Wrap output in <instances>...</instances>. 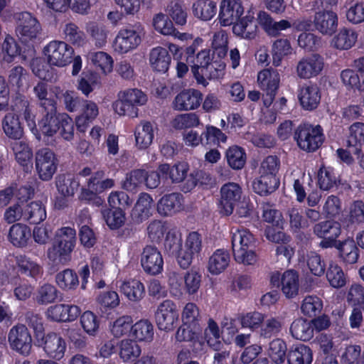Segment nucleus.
<instances>
[{
	"label": "nucleus",
	"instance_id": "obj_1",
	"mask_svg": "<svg viewBox=\"0 0 364 364\" xmlns=\"http://www.w3.org/2000/svg\"><path fill=\"white\" fill-rule=\"evenodd\" d=\"M145 34L144 26L139 22L122 27L113 39L112 48L118 55L127 54L137 48Z\"/></svg>",
	"mask_w": 364,
	"mask_h": 364
},
{
	"label": "nucleus",
	"instance_id": "obj_2",
	"mask_svg": "<svg viewBox=\"0 0 364 364\" xmlns=\"http://www.w3.org/2000/svg\"><path fill=\"white\" fill-rule=\"evenodd\" d=\"M167 277L170 294L174 298H181L184 292L188 295L196 294L200 287L202 276L194 269L188 271L183 277L171 271L168 273Z\"/></svg>",
	"mask_w": 364,
	"mask_h": 364
},
{
	"label": "nucleus",
	"instance_id": "obj_3",
	"mask_svg": "<svg viewBox=\"0 0 364 364\" xmlns=\"http://www.w3.org/2000/svg\"><path fill=\"white\" fill-rule=\"evenodd\" d=\"M147 100L146 95L141 90L129 88L119 92L112 107L119 116L136 117L139 111L137 107L144 105Z\"/></svg>",
	"mask_w": 364,
	"mask_h": 364
},
{
	"label": "nucleus",
	"instance_id": "obj_4",
	"mask_svg": "<svg viewBox=\"0 0 364 364\" xmlns=\"http://www.w3.org/2000/svg\"><path fill=\"white\" fill-rule=\"evenodd\" d=\"M75 51L72 46L65 41H52L43 48V54L50 66L63 68L69 65Z\"/></svg>",
	"mask_w": 364,
	"mask_h": 364
},
{
	"label": "nucleus",
	"instance_id": "obj_5",
	"mask_svg": "<svg viewBox=\"0 0 364 364\" xmlns=\"http://www.w3.org/2000/svg\"><path fill=\"white\" fill-rule=\"evenodd\" d=\"M294 138L299 147L306 151H316L323 142V131L319 125L301 124L295 132Z\"/></svg>",
	"mask_w": 364,
	"mask_h": 364
},
{
	"label": "nucleus",
	"instance_id": "obj_6",
	"mask_svg": "<svg viewBox=\"0 0 364 364\" xmlns=\"http://www.w3.org/2000/svg\"><path fill=\"white\" fill-rule=\"evenodd\" d=\"M35 170L38 178L43 181H50L58 169V160L53 151L41 148L35 154Z\"/></svg>",
	"mask_w": 364,
	"mask_h": 364
},
{
	"label": "nucleus",
	"instance_id": "obj_7",
	"mask_svg": "<svg viewBox=\"0 0 364 364\" xmlns=\"http://www.w3.org/2000/svg\"><path fill=\"white\" fill-rule=\"evenodd\" d=\"M155 320L160 331H171L178 321L176 304L170 299L161 302L155 312Z\"/></svg>",
	"mask_w": 364,
	"mask_h": 364
},
{
	"label": "nucleus",
	"instance_id": "obj_8",
	"mask_svg": "<svg viewBox=\"0 0 364 364\" xmlns=\"http://www.w3.org/2000/svg\"><path fill=\"white\" fill-rule=\"evenodd\" d=\"M36 344L43 348L45 353L50 358L60 360L65 355L67 343L58 333L50 332L39 338L36 335Z\"/></svg>",
	"mask_w": 364,
	"mask_h": 364
},
{
	"label": "nucleus",
	"instance_id": "obj_9",
	"mask_svg": "<svg viewBox=\"0 0 364 364\" xmlns=\"http://www.w3.org/2000/svg\"><path fill=\"white\" fill-rule=\"evenodd\" d=\"M8 341L11 348L19 354L28 356L32 349V337L24 325L13 326L8 335Z\"/></svg>",
	"mask_w": 364,
	"mask_h": 364
},
{
	"label": "nucleus",
	"instance_id": "obj_10",
	"mask_svg": "<svg viewBox=\"0 0 364 364\" xmlns=\"http://www.w3.org/2000/svg\"><path fill=\"white\" fill-rule=\"evenodd\" d=\"M220 192V211L225 215H230L242 199V188L238 183L229 182L222 186Z\"/></svg>",
	"mask_w": 364,
	"mask_h": 364
},
{
	"label": "nucleus",
	"instance_id": "obj_11",
	"mask_svg": "<svg viewBox=\"0 0 364 364\" xmlns=\"http://www.w3.org/2000/svg\"><path fill=\"white\" fill-rule=\"evenodd\" d=\"M270 282L274 286H280L282 291L287 298H293L299 293V275L294 270H287L282 275L278 272H274Z\"/></svg>",
	"mask_w": 364,
	"mask_h": 364
},
{
	"label": "nucleus",
	"instance_id": "obj_12",
	"mask_svg": "<svg viewBox=\"0 0 364 364\" xmlns=\"http://www.w3.org/2000/svg\"><path fill=\"white\" fill-rule=\"evenodd\" d=\"M18 20L16 33L22 42H30L40 34L41 31L40 23L31 14L22 12L19 14Z\"/></svg>",
	"mask_w": 364,
	"mask_h": 364
},
{
	"label": "nucleus",
	"instance_id": "obj_13",
	"mask_svg": "<svg viewBox=\"0 0 364 364\" xmlns=\"http://www.w3.org/2000/svg\"><path fill=\"white\" fill-rule=\"evenodd\" d=\"M202 250V239L196 232H192L187 236L178 255V263L183 269L188 268L193 259L198 255Z\"/></svg>",
	"mask_w": 364,
	"mask_h": 364
},
{
	"label": "nucleus",
	"instance_id": "obj_14",
	"mask_svg": "<svg viewBox=\"0 0 364 364\" xmlns=\"http://www.w3.org/2000/svg\"><path fill=\"white\" fill-rule=\"evenodd\" d=\"M314 232L323 239L320 242L321 247H332L336 245V239L341 235V224L333 220L321 222L314 226Z\"/></svg>",
	"mask_w": 364,
	"mask_h": 364
},
{
	"label": "nucleus",
	"instance_id": "obj_15",
	"mask_svg": "<svg viewBox=\"0 0 364 364\" xmlns=\"http://www.w3.org/2000/svg\"><path fill=\"white\" fill-rule=\"evenodd\" d=\"M218 21L221 26H229L244 14L241 0H222L219 6Z\"/></svg>",
	"mask_w": 364,
	"mask_h": 364
},
{
	"label": "nucleus",
	"instance_id": "obj_16",
	"mask_svg": "<svg viewBox=\"0 0 364 364\" xmlns=\"http://www.w3.org/2000/svg\"><path fill=\"white\" fill-rule=\"evenodd\" d=\"M324 67L323 59L318 54H311L300 59L296 65V75L301 79H310L321 73Z\"/></svg>",
	"mask_w": 364,
	"mask_h": 364
},
{
	"label": "nucleus",
	"instance_id": "obj_17",
	"mask_svg": "<svg viewBox=\"0 0 364 364\" xmlns=\"http://www.w3.org/2000/svg\"><path fill=\"white\" fill-rule=\"evenodd\" d=\"M313 23L318 33L331 36L338 28V16L331 10L323 9L315 13Z\"/></svg>",
	"mask_w": 364,
	"mask_h": 364
},
{
	"label": "nucleus",
	"instance_id": "obj_18",
	"mask_svg": "<svg viewBox=\"0 0 364 364\" xmlns=\"http://www.w3.org/2000/svg\"><path fill=\"white\" fill-rule=\"evenodd\" d=\"M141 264L145 272L156 275L162 272L164 259L159 250L151 245L146 246L141 255Z\"/></svg>",
	"mask_w": 364,
	"mask_h": 364
},
{
	"label": "nucleus",
	"instance_id": "obj_19",
	"mask_svg": "<svg viewBox=\"0 0 364 364\" xmlns=\"http://www.w3.org/2000/svg\"><path fill=\"white\" fill-rule=\"evenodd\" d=\"M225 62L220 59V60H212L205 68H202L200 72L198 67H192L191 71L197 83L206 87L208 85L206 78L216 80L222 77L225 74Z\"/></svg>",
	"mask_w": 364,
	"mask_h": 364
},
{
	"label": "nucleus",
	"instance_id": "obj_20",
	"mask_svg": "<svg viewBox=\"0 0 364 364\" xmlns=\"http://www.w3.org/2000/svg\"><path fill=\"white\" fill-rule=\"evenodd\" d=\"M80 312V307L76 305L60 304L49 306L46 316L51 321L70 322L75 321Z\"/></svg>",
	"mask_w": 364,
	"mask_h": 364
},
{
	"label": "nucleus",
	"instance_id": "obj_21",
	"mask_svg": "<svg viewBox=\"0 0 364 364\" xmlns=\"http://www.w3.org/2000/svg\"><path fill=\"white\" fill-rule=\"evenodd\" d=\"M15 267L17 272L35 280L43 275V267L36 259L24 254H18L14 256Z\"/></svg>",
	"mask_w": 364,
	"mask_h": 364
},
{
	"label": "nucleus",
	"instance_id": "obj_22",
	"mask_svg": "<svg viewBox=\"0 0 364 364\" xmlns=\"http://www.w3.org/2000/svg\"><path fill=\"white\" fill-rule=\"evenodd\" d=\"M203 100L202 93L195 89H186L179 92L173 102V107L179 111L197 109Z\"/></svg>",
	"mask_w": 364,
	"mask_h": 364
},
{
	"label": "nucleus",
	"instance_id": "obj_23",
	"mask_svg": "<svg viewBox=\"0 0 364 364\" xmlns=\"http://www.w3.org/2000/svg\"><path fill=\"white\" fill-rule=\"evenodd\" d=\"M254 12L247 11L246 15L232 24V32L237 36L245 39L254 38L257 32Z\"/></svg>",
	"mask_w": 364,
	"mask_h": 364
},
{
	"label": "nucleus",
	"instance_id": "obj_24",
	"mask_svg": "<svg viewBox=\"0 0 364 364\" xmlns=\"http://www.w3.org/2000/svg\"><path fill=\"white\" fill-rule=\"evenodd\" d=\"M183 208V196L177 193L166 194L157 203V211L162 216L173 215Z\"/></svg>",
	"mask_w": 364,
	"mask_h": 364
},
{
	"label": "nucleus",
	"instance_id": "obj_25",
	"mask_svg": "<svg viewBox=\"0 0 364 364\" xmlns=\"http://www.w3.org/2000/svg\"><path fill=\"white\" fill-rule=\"evenodd\" d=\"M156 126L148 121H141L134 129L136 146L140 149L148 148L152 143Z\"/></svg>",
	"mask_w": 364,
	"mask_h": 364
},
{
	"label": "nucleus",
	"instance_id": "obj_26",
	"mask_svg": "<svg viewBox=\"0 0 364 364\" xmlns=\"http://www.w3.org/2000/svg\"><path fill=\"white\" fill-rule=\"evenodd\" d=\"M99 114L98 105L91 100H82L80 114L76 117L75 123L79 131L85 132L87 125L93 122Z\"/></svg>",
	"mask_w": 364,
	"mask_h": 364
},
{
	"label": "nucleus",
	"instance_id": "obj_27",
	"mask_svg": "<svg viewBox=\"0 0 364 364\" xmlns=\"http://www.w3.org/2000/svg\"><path fill=\"white\" fill-rule=\"evenodd\" d=\"M31 237L30 228L23 223L13 224L8 233L9 241L16 247L24 248L28 246Z\"/></svg>",
	"mask_w": 364,
	"mask_h": 364
},
{
	"label": "nucleus",
	"instance_id": "obj_28",
	"mask_svg": "<svg viewBox=\"0 0 364 364\" xmlns=\"http://www.w3.org/2000/svg\"><path fill=\"white\" fill-rule=\"evenodd\" d=\"M158 170L162 178H169L173 183H181L186 178L189 166L186 162H178L172 166L163 164L158 167Z\"/></svg>",
	"mask_w": 364,
	"mask_h": 364
},
{
	"label": "nucleus",
	"instance_id": "obj_29",
	"mask_svg": "<svg viewBox=\"0 0 364 364\" xmlns=\"http://www.w3.org/2000/svg\"><path fill=\"white\" fill-rule=\"evenodd\" d=\"M131 337L136 342H152L154 338V328L153 324L146 319L136 321L131 328Z\"/></svg>",
	"mask_w": 364,
	"mask_h": 364
},
{
	"label": "nucleus",
	"instance_id": "obj_30",
	"mask_svg": "<svg viewBox=\"0 0 364 364\" xmlns=\"http://www.w3.org/2000/svg\"><path fill=\"white\" fill-rule=\"evenodd\" d=\"M171 56L166 48L161 46L153 48L149 53V63L152 69L159 73H166L171 64Z\"/></svg>",
	"mask_w": 364,
	"mask_h": 364
},
{
	"label": "nucleus",
	"instance_id": "obj_31",
	"mask_svg": "<svg viewBox=\"0 0 364 364\" xmlns=\"http://www.w3.org/2000/svg\"><path fill=\"white\" fill-rule=\"evenodd\" d=\"M280 83V75L272 68L263 69L257 74V84L264 92H277Z\"/></svg>",
	"mask_w": 364,
	"mask_h": 364
},
{
	"label": "nucleus",
	"instance_id": "obj_32",
	"mask_svg": "<svg viewBox=\"0 0 364 364\" xmlns=\"http://www.w3.org/2000/svg\"><path fill=\"white\" fill-rule=\"evenodd\" d=\"M358 36V33L353 29L346 27L341 28L332 38L331 45L338 50H348L355 44Z\"/></svg>",
	"mask_w": 364,
	"mask_h": 364
},
{
	"label": "nucleus",
	"instance_id": "obj_33",
	"mask_svg": "<svg viewBox=\"0 0 364 364\" xmlns=\"http://www.w3.org/2000/svg\"><path fill=\"white\" fill-rule=\"evenodd\" d=\"M298 97L301 105L306 110L316 109L321 100L318 87L313 85L301 87L299 90Z\"/></svg>",
	"mask_w": 364,
	"mask_h": 364
},
{
	"label": "nucleus",
	"instance_id": "obj_34",
	"mask_svg": "<svg viewBox=\"0 0 364 364\" xmlns=\"http://www.w3.org/2000/svg\"><path fill=\"white\" fill-rule=\"evenodd\" d=\"M75 247L54 241L52 246L48 249V258L56 263L66 264L71 259V253Z\"/></svg>",
	"mask_w": 364,
	"mask_h": 364
},
{
	"label": "nucleus",
	"instance_id": "obj_35",
	"mask_svg": "<svg viewBox=\"0 0 364 364\" xmlns=\"http://www.w3.org/2000/svg\"><path fill=\"white\" fill-rule=\"evenodd\" d=\"M118 355L124 363H130L138 358L141 353L140 346L133 339L124 338L118 344Z\"/></svg>",
	"mask_w": 364,
	"mask_h": 364
},
{
	"label": "nucleus",
	"instance_id": "obj_36",
	"mask_svg": "<svg viewBox=\"0 0 364 364\" xmlns=\"http://www.w3.org/2000/svg\"><path fill=\"white\" fill-rule=\"evenodd\" d=\"M230 256L228 251L222 249L215 250L209 257L208 270L213 275L223 272L229 266Z\"/></svg>",
	"mask_w": 364,
	"mask_h": 364
},
{
	"label": "nucleus",
	"instance_id": "obj_37",
	"mask_svg": "<svg viewBox=\"0 0 364 364\" xmlns=\"http://www.w3.org/2000/svg\"><path fill=\"white\" fill-rule=\"evenodd\" d=\"M85 30L95 47L101 48L107 42L109 31L102 23L91 21L86 24Z\"/></svg>",
	"mask_w": 364,
	"mask_h": 364
},
{
	"label": "nucleus",
	"instance_id": "obj_38",
	"mask_svg": "<svg viewBox=\"0 0 364 364\" xmlns=\"http://www.w3.org/2000/svg\"><path fill=\"white\" fill-rule=\"evenodd\" d=\"M312 360L311 349L304 344L293 346L287 353L289 364H311Z\"/></svg>",
	"mask_w": 364,
	"mask_h": 364
},
{
	"label": "nucleus",
	"instance_id": "obj_39",
	"mask_svg": "<svg viewBox=\"0 0 364 364\" xmlns=\"http://www.w3.org/2000/svg\"><path fill=\"white\" fill-rule=\"evenodd\" d=\"M153 203V198L149 194L146 193H141L132 210V217L137 222H141L148 218L151 215Z\"/></svg>",
	"mask_w": 364,
	"mask_h": 364
},
{
	"label": "nucleus",
	"instance_id": "obj_40",
	"mask_svg": "<svg viewBox=\"0 0 364 364\" xmlns=\"http://www.w3.org/2000/svg\"><path fill=\"white\" fill-rule=\"evenodd\" d=\"M56 285L64 291L75 290L80 284L77 274L71 269H65L56 274Z\"/></svg>",
	"mask_w": 364,
	"mask_h": 364
},
{
	"label": "nucleus",
	"instance_id": "obj_41",
	"mask_svg": "<svg viewBox=\"0 0 364 364\" xmlns=\"http://www.w3.org/2000/svg\"><path fill=\"white\" fill-rule=\"evenodd\" d=\"M24 221L31 224H39L46 219L45 205L40 201L31 202L23 206Z\"/></svg>",
	"mask_w": 364,
	"mask_h": 364
},
{
	"label": "nucleus",
	"instance_id": "obj_42",
	"mask_svg": "<svg viewBox=\"0 0 364 364\" xmlns=\"http://www.w3.org/2000/svg\"><path fill=\"white\" fill-rule=\"evenodd\" d=\"M12 149L17 163L26 169L31 167L33 151L29 145L23 141H16L12 144Z\"/></svg>",
	"mask_w": 364,
	"mask_h": 364
},
{
	"label": "nucleus",
	"instance_id": "obj_43",
	"mask_svg": "<svg viewBox=\"0 0 364 364\" xmlns=\"http://www.w3.org/2000/svg\"><path fill=\"white\" fill-rule=\"evenodd\" d=\"M2 129L5 134L13 139H19L23 136V128L19 118L13 113L5 115L1 122Z\"/></svg>",
	"mask_w": 364,
	"mask_h": 364
},
{
	"label": "nucleus",
	"instance_id": "obj_44",
	"mask_svg": "<svg viewBox=\"0 0 364 364\" xmlns=\"http://www.w3.org/2000/svg\"><path fill=\"white\" fill-rule=\"evenodd\" d=\"M119 288L121 292L131 301H138L144 297V286L139 280L124 281Z\"/></svg>",
	"mask_w": 364,
	"mask_h": 364
},
{
	"label": "nucleus",
	"instance_id": "obj_45",
	"mask_svg": "<svg viewBox=\"0 0 364 364\" xmlns=\"http://www.w3.org/2000/svg\"><path fill=\"white\" fill-rule=\"evenodd\" d=\"M290 331L294 338L304 341H309L314 336L311 323L302 318L293 321Z\"/></svg>",
	"mask_w": 364,
	"mask_h": 364
},
{
	"label": "nucleus",
	"instance_id": "obj_46",
	"mask_svg": "<svg viewBox=\"0 0 364 364\" xmlns=\"http://www.w3.org/2000/svg\"><path fill=\"white\" fill-rule=\"evenodd\" d=\"M192 10L196 17L209 21L216 14V3L212 0H197L193 4Z\"/></svg>",
	"mask_w": 364,
	"mask_h": 364
},
{
	"label": "nucleus",
	"instance_id": "obj_47",
	"mask_svg": "<svg viewBox=\"0 0 364 364\" xmlns=\"http://www.w3.org/2000/svg\"><path fill=\"white\" fill-rule=\"evenodd\" d=\"M293 53V48L287 39L276 40L272 46V63L278 67L283 59Z\"/></svg>",
	"mask_w": 364,
	"mask_h": 364
},
{
	"label": "nucleus",
	"instance_id": "obj_48",
	"mask_svg": "<svg viewBox=\"0 0 364 364\" xmlns=\"http://www.w3.org/2000/svg\"><path fill=\"white\" fill-rule=\"evenodd\" d=\"M255 243V238L249 230L238 228L232 231V250L254 247Z\"/></svg>",
	"mask_w": 364,
	"mask_h": 364
},
{
	"label": "nucleus",
	"instance_id": "obj_49",
	"mask_svg": "<svg viewBox=\"0 0 364 364\" xmlns=\"http://www.w3.org/2000/svg\"><path fill=\"white\" fill-rule=\"evenodd\" d=\"M335 247L339 252V255L344 262L354 264L358 259V249L353 240H346L336 243Z\"/></svg>",
	"mask_w": 364,
	"mask_h": 364
},
{
	"label": "nucleus",
	"instance_id": "obj_50",
	"mask_svg": "<svg viewBox=\"0 0 364 364\" xmlns=\"http://www.w3.org/2000/svg\"><path fill=\"white\" fill-rule=\"evenodd\" d=\"M102 217L111 230H117L122 227L126 221V214L121 208H105L101 211Z\"/></svg>",
	"mask_w": 364,
	"mask_h": 364
},
{
	"label": "nucleus",
	"instance_id": "obj_51",
	"mask_svg": "<svg viewBox=\"0 0 364 364\" xmlns=\"http://www.w3.org/2000/svg\"><path fill=\"white\" fill-rule=\"evenodd\" d=\"M225 158L228 164L235 170L244 167L246 163V154L245 150L238 146H230L225 151Z\"/></svg>",
	"mask_w": 364,
	"mask_h": 364
},
{
	"label": "nucleus",
	"instance_id": "obj_52",
	"mask_svg": "<svg viewBox=\"0 0 364 364\" xmlns=\"http://www.w3.org/2000/svg\"><path fill=\"white\" fill-rule=\"evenodd\" d=\"M326 276L330 286L335 289L342 288L346 284V274L342 268L334 262H330Z\"/></svg>",
	"mask_w": 364,
	"mask_h": 364
},
{
	"label": "nucleus",
	"instance_id": "obj_53",
	"mask_svg": "<svg viewBox=\"0 0 364 364\" xmlns=\"http://www.w3.org/2000/svg\"><path fill=\"white\" fill-rule=\"evenodd\" d=\"M59 291L51 284L45 283L37 289L35 300L38 304L47 305L54 303L58 297Z\"/></svg>",
	"mask_w": 364,
	"mask_h": 364
},
{
	"label": "nucleus",
	"instance_id": "obj_54",
	"mask_svg": "<svg viewBox=\"0 0 364 364\" xmlns=\"http://www.w3.org/2000/svg\"><path fill=\"white\" fill-rule=\"evenodd\" d=\"M88 58L103 74L107 75L112 71L114 62L108 53L103 51L93 52L88 54Z\"/></svg>",
	"mask_w": 364,
	"mask_h": 364
},
{
	"label": "nucleus",
	"instance_id": "obj_55",
	"mask_svg": "<svg viewBox=\"0 0 364 364\" xmlns=\"http://www.w3.org/2000/svg\"><path fill=\"white\" fill-rule=\"evenodd\" d=\"M64 39L74 46H82L85 43V35L78 26L72 22H68L62 28Z\"/></svg>",
	"mask_w": 364,
	"mask_h": 364
},
{
	"label": "nucleus",
	"instance_id": "obj_56",
	"mask_svg": "<svg viewBox=\"0 0 364 364\" xmlns=\"http://www.w3.org/2000/svg\"><path fill=\"white\" fill-rule=\"evenodd\" d=\"M15 107L16 109L18 111H20L21 109L23 110V117L26 121L28 126L29 127L32 133L36 136V137L38 140H40L41 134L36 128L35 116L32 113L31 109L29 107L28 101L24 97H20L19 98L16 99Z\"/></svg>",
	"mask_w": 364,
	"mask_h": 364
},
{
	"label": "nucleus",
	"instance_id": "obj_57",
	"mask_svg": "<svg viewBox=\"0 0 364 364\" xmlns=\"http://www.w3.org/2000/svg\"><path fill=\"white\" fill-rule=\"evenodd\" d=\"M204 336L208 345L213 350H219L221 348L220 328L212 318L208 321V326L204 330Z\"/></svg>",
	"mask_w": 364,
	"mask_h": 364
},
{
	"label": "nucleus",
	"instance_id": "obj_58",
	"mask_svg": "<svg viewBox=\"0 0 364 364\" xmlns=\"http://www.w3.org/2000/svg\"><path fill=\"white\" fill-rule=\"evenodd\" d=\"M166 11L176 25L184 26L186 23L188 14L181 1H171L167 6Z\"/></svg>",
	"mask_w": 364,
	"mask_h": 364
},
{
	"label": "nucleus",
	"instance_id": "obj_59",
	"mask_svg": "<svg viewBox=\"0 0 364 364\" xmlns=\"http://www.w3.org/2000/svg\"><path fill=\"white\" fill-rule=\"evenodd\" d=\"M53 93L56 97L61 98L67 111L70 112H74L77 110L78 107L82 104L81 100L74 91L66 90L62 93L61 97L59 94L61 92L60 87H55L53 90Z\"/></svg>",
	"mask_w": 364,
	"mask_h": 364
},
{
	"label": "nucleus",
	"instance_id": "obj_60",
	"mask_svg": "<svg viewBox=\"0 0 364 364\" xmlns=\"http://www.w3.org/2000/svg\"><path fill=\"white\" fill-rule=\"evenodd\" d=\"M279 186V178H269V177L259 175L257 180L252 184L255 192L262 196L274 191Z\"/></svg>",
	"mask_w": 364,
	"mask_h": 364
},
{
	"label": "nucleus",
	"instance_id": "obj_61",
	"mask_svg": "<svg viewBox=\"0 0 364 364\" xmlns=\"http://www.w3.org/2000/svg\"><path fill=\"white\" fill-rule=\"evenodd\" d=\"M53 111V109L39 123L41 133L47 136H53L59 129L60 114L56 115Z\"/></svg>",
	"mask_w": 364,
	"mask_h": 364
},
{
	"label": "nucleus",
	"instance_id": "obj_62",
	"mask_svg": "<svg viewBox=\"0 0 364 364\" xmlns=\"http://www.w3.org/2000/svg\"><path fill=\"white\" fill-rule=\"evenodd\" d=\"M287 215L291 230L294 232H299L301 229L309 226V223L302 215V210L292 207L287 210Z\"/></svg>",
	"mask_w": 364,
	"mask_h": 364
},
{
	"label": "nucleus",
	"instance_id": "obj_63",
	"mask_svg": "<svg viewBox=\"0 0 364 364\" xmlns=\"http://www.w3.org/2000/svg\"><path fill=\"white\" fill-rule=\"evenodd\" d=\"M146 177V171L143 169H135L126 175L122 182V188L127 191H136L144 183Z\"/></svg>",
	"mask_w": 364,
	"mask_h": 364
},
{
	"label": "nucleus",
	"instance_id": "obj_64",
	"mask_svg": "<svg viewBox=\"0 0 364 364\" xmlns=\"http://www.w3.org/2000/svg\"><path fill=\"white\" fill-rule=\"evenodd\" d=\"M280 161L276 156H268L260 164L259 168V175L269 177L272 179L278 178L277 174L279 170Z\"/></svg>",
	"mask_w": 364,
	"mask_h": 364
}]
</instances>
